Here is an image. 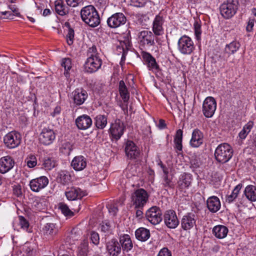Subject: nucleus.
<instances>
[{
    "instance_id": "1",
    "label": "nucleus",
    "mask_w": 256,
    "mask_h": 256,
    "mask_svg": "<svg viewBox=\"0 0 256 256\" xmlns=\"http://www.w3.org/2000/svg\"><path fill=\"white\" fill-rule=\"evenodd\" d=\"M80 16L83 22L90 27L95 28L100 22L98 12L92 5L83 8L80 11Z\"/></svg>"
},
{
    "instance_id": "2",
    "label": "nucleus",
    "mask_w": 256,
    "mask_h": 256,
    "mask_svg": "<svg viewBox=\"0 0 256 256\" xmlns=\"http://www.w3.org/2000/svg\"><path fill=\"white\" fill-rule=\"evenodd\" d=\"M233 152L234 150L229 144L223 143L219 144L216 148L214 156L218 162L224 164L232 158Z\"/></svg>"
},
{
    "instance_id": "3",
    "label": "nucleus",
    "mask_w": 256,
    "mask_h": 256,
    "mask_svg": "<svg viewBox=\"0 0 256 256\" xmlns=\"http://www.w3.org/2000/svg\"><path fill=\"white\" fill-rule=\"evenodd\" d=\"M149 194L144 188L136 190L131 196L132 202L135 208H142L148 201Z\"/></svg>"
},
{
    "instance_id": "4",
    "label": "nucleus",
    "mask_w": 256,
    "mask_h": 256,
    "mask_svg": "<svg viewBox=\"0 0 256 256\" xmlns=\"http://www.w3.org/2000/svg\"><path fill=\"white\" fill-rule=\"evenodd\" d=\"M238 2L236 0H228L224 2L220 6L221 14L226 18L233 16L238 9Z\"/></svg>"
},
{
    "instance_id": "5",
    "label": "nucleus",
    "mask_w": 256,
    "mask_h": 256,
    "mask_svg": "<svg viewBox=\"0 0 256 256\" xmlns=\"http://www.w3.org/2000/svg\"><path fill=\"white\" fill-rule=\"evenodd\" d=\"M178 48L183 54H190L194 50V42L189 36L184 35L178 40Z\"/></svg>"
},
{
    "instance_id": "6",
    "label": "nucleus",
    "mask_w": 256,
    "mask_h": 256,
    "mask_svg": "<svg viewBox=\"0 0 256 256\" xmlns=\"http://www.w3.org/2000/svg\"><path fill=\"white\" fill-rule=\"evenodd\" d=\"M102 64L101 59L96 54H90L84 64V70L88 73L96 72Z\"/></svg>"
},
{
    "instance_id": "7",
    "label": "nucleus",
    "mask_w": 256,
    "mask_h": 256,
    "mask_svg": "<svg viewBox=\"0 0 256 256\" xmlns=\"http://www.w3.org/2000/svg\"><path fill=\"white\" fill-rule=\"evenodd\" d=\"M22 140L21 134L16 131L7 134L4 138V142L6 147L14 148L18 146Z\"/></svg>"
},
{
    "instance_id": "8",
    "label": "nucleus",
    "mask_w": 256,
    "mask_h": 256,
    "mask_svg": "<svg viewBox=\"0 0 256 256\" xmlns=\"http://www.w3.org/2000/svg\"><path fill=\"white\" fill-rule=\"evenodd\" d=\"M216 108V102L212 96L207 97L202 104V113L208 118H212Z\"/></svg>"
},
{
    "instance_id": "9",
    "label": "nucleus",
    "mask_w": 256,
    "mask_h": 256,
    "mask_svg": "<svg viewBox=\"0 0 256 256\" xmlns=\"http://www.w3.org/2000/svg\"><path fill=\"white\" fill-rule=\"evenodd\" d=\"M147 220L152 224H158L162 220V214L160 208L157 206H152L146 213Z\"/></svg>"
},
{
    "instance_id": "10",
    "label": "nucleus",
    "mask_w": 256,
    "mask_h": 256,
    "mask_svg": "<svg viewBox=\"0 0 256 256\" xmlns=\"http://www.w3.org/2000/svg\"><path fill=\"white\" fill-rule=\"evenodd\" d=\"M126 18L122 12L113 14L107 20L108 26L112 28H118L126 24Z\"/></svg>"
},
{
    "instance_id": "11",
    "label": "nucleus",
    "mask_w": 256,
    "mask_h": 256,
    "mask_svg": "<svg viewBox=\"0 0 256 256\" xmlns=\"http://www.w3.org/2000/svg\"><path fill=\"white\" fill-rule=\"evenodd\" d=\"M124 123L120 120H116L112 124L110 128V136L112 140H118L124 134Z\"/></svg>"
},
{
    "instance_id": "12",
    "label": "nucleus",
    "mask_w": 256,
    "mask_h": 256,
    "mask_svg": "<svg viewBox=\"0 0 256 256\" xmlns=\"http://www.w3.org/2000/svg\"><path fill=\"white\" fill-rule=\"evenodd\" d=\"M55 138L56 135L53 130L48 128H44L39 136L40 142L44 145L51 144Z\"/></svg>"
},
{
    "instance_id": "13",
    "label": "nucleus",
    "mask_w": 256,
    "mask_h": 256,
    "mask_svg": "<svg viewBox=\"0 0 256 256\" xmlns=\"http://www.w3.org/2000/svg\"><path fill=\"white\" fill-rule=\"evenodd\" d=\"M48 182L47 177L42 176L31 180L30 182V186L32 191L38 192L47 186Z\"/></svg>"
},
{
    "instance_id": "14",
    "label": "nucleus",
    "mask_w": 256,
    "mask_h": 256,
    "mask_svg": "<svg viewBox=\"0 0 256 256\" xmlns=\"http://www.w3.org/2000/svg\"><path fill=\"white\" fill-rule=\"evenodd\" d=\"M142 56L144 64L146 65L150 70L155 72L159 70V66L157 64L156 58L151 54L146 52H142Z\"/></svg>"
},
{
    "instance_id": "15",
    "label": "nucleus",
    "mask_w": 256,
    "mask_h": 256,
    "mask_svg": "<svg viewBox=\"0 0 256 256\" xmlns=\"http://www.w3.org/2000/svg\"><path fill=\"white\" fill-rule=\"evenodd\" d=\"M165 224L170 228H174L179 224L176 213L172 210H167L164 216Z\"/></svg>"
},
{
    "instance_id": "16",
    "label": "nucleus",
    "mask_w": 256,
    "mask_h": 256,
    "mask_svg": "<svg viewBox=\"0 0 256 256\" xmlns=\"http://www.w3.org/2000/svg\"><path fill=\"white\" fill-rule=\"evenodd\" d=\"M125 152L130 159H136L140 156V150L132 140H128L125 145Z\"/></svg>"
},
{
    "instance_id": "17",
    "label": "nucleus",
    "mask_w": 256,
    "mask_h": 256,
    "mask_svg": "<svg viewBox=\"0 0 256 256\" xmlns=\"http://www.w3.org/2000/svg\"><path fill=\"white\" fill-rule=\"evenodd\" d=\"M86 194V193L85 191H83L77 187L68 188L65 191V195L69 200L80 199Z\"/></svg>"
},
{
    "instance_id": "18",
    "label": "nucleus",
    "mask_w": 256,
    "mask_h": 256,
    "mask_svg": "<svg viewBox=\"0 0 256 256\" xmlns=\"http://www.w3.org/2000/svg\"><path fill=\"white\" fill-rule=\"evenodd\" d=\"M58 226L52 222H48L42 228L44 236L48 239L53 238L58 234Z\"/></svg>"
},
{
    "instance_id": "19",
    "label": "nucleus",
    "mask_w": 256,
    "mask_h": 256,
    "mask_svg": "<svg viewBox=\"0 0 256 256\" xmlns=\"http://www.w3.org/2000/svg\"><path fill=\"white\" fill-rule=\"evenodd\" d=\"M138 38L140 43L149 46L154 45V36L150 31L142 30L138 34Z\"/></svg>"
},
{
    "instance_id": "20",
    "label": "nucleus",
    "mask_w": 256,
    "mask_h": 256,
    "mask_svg": "<svg viewBox=\"0 0 256 256\" xmlns=\"http://www.w3.org/2000/svg\"><path fill=\"white\" fill-rule=\"evenodd\" d=\"M106 247L108 254L112 256H118L122 251L120 242L114 238L108 241Z\"/></svg>"
},
{
    "instance_id": "21",
    "label": "nucleus",
    "mask_w": 256,
    "mask_h": 256,
    "mask_svg": "<svg viewBox=\"0 0 256 256\" xmlns=\"http://www.w3.org/2000/svg\"><path fill=\"white\" fill-rule=\"evenodd\" d=\"M14 161L10 156H3L0 158V172L4 174L14 166Z\"/></svg>"
},
{
    "instance_id": "22",
    "label": "nucleus",
    "mask_w": 256,
    "mask_h": 256,
    "mask_svg": "<svg viewBox=\"0 0 256 256\" xmlns=\"http://www.w3.org/2000/svg\"><path fill=\"white\" fill-rule=\"evenodd\" d=\"M72 94L74 102L77 106L84 104L88 96L86 91L82 88L76 89Z\"/></svg>"
},
{
    "instance_id": "23",
    "label": "nucleus",
    "mask_w": 256,
    "mask_h": 256,
    "mask_svg": "<svg viewBox=\"0 0 256 256\" xmlns=\"http://www.w3.org/2000/svg\"><path fill=\"white\" fill-rule=\"evenodd\" d=\"M76 124L78 128L85 130L92 126V120L88 115L83 114L76 120Z\"/></svg>"
},
{
    "instance_id": "24",
    "label": "nucleus",
    "mask_w": 256,
    "mask_h": 256,
    "mask_svg": "<svg viewBox=\"0 0 256 256\" xmlns=\"http://www.w3.org/2000/svg\"><path fill=\"white\" fill-rule=\"evenodd\" d=\"M86 158L82 156H75L72 161L71 166L76 171H81L86 166Z\"/></svg>"
},
{
    "instance_id": "25",
    "label": "nucleus",
    "mask_w": 256,
    "mask_h": 256,
    "mask_svg": "<svg viewBox=\"0 0 256 256\" xmlns=\"http://www.w3.org/2000/svg\"><path fill=\"white\" fill-rule=\"evenodd\" d=\"M196 224V216L192 214H188L184 216L182 220L181 225L182 228L186 230H189Z\"/></svg>"
},
{
    "instance_id": "26",
    "label": "nucleus",
    "mask_w": 256,
    "mask_h": 256,
    "mask_svg": "<svg viewBox=\"0 0 256 256\" xmlns=\"http://www.w3.org/2000/svg\"><path fill=\"white\" fill-rule=\"evenodd\" d=\"M207 207L212 212H216L220 208L221 204L220 199L216 196L208 198L206 201Z\"/></svg>"
},
{
    "instance_id": "27",
    "label": "nucleus",
    "mask_w": 256,
    "mask_h": 256,
    "mask_svg": "<svg viewBox=\"0 0 256 256\" xmlns=\"http://www.w3.org/2000/svg\"><path fill=\"white\" fill-rule=\"evenodd\" d=\"M192 176L190 174L184 173L182 174L178 182V186L180 189L183 190L188 188L192 184Z\"/></svg>"
},
{
    "instance_id": "28",
    "label": "nucleus",
    "mask_w": 256,
    "mask_h": 256,
    "mask_svg": "<svg viewBox=\"0 0 256 256\" xmlns=\"http://www.w3.org/2000/svg\"><path fill=\"white\" fill-rule=\"evenodd\" d=\"M203 142V134L198 129H194L192 134V137L190 141L191 146L198 148L200 146Z\"/></svg>"
},
{
    "instance_id": "29",
    "label": "nucleus",
    "mask_w": 256,
    "mask_h": 256,
    "mask_svg": "<svg viewBox=\"0 0 256 256\" xmlns=\"http://www.w3.org/2000/svg\"><path fill=\"white\" fill-rule=\"evenodd\" d=\"M163 23L162 18L160 16H156L152 24V30L156 36H161L164 34Z\"/></svg>"
},
{
    "instance_id": "30",
    "label": "nucleus",
    "mask_w": 256,
    "mask_h": 256,
    "mask_svg": "<svg viewBox=\"0 0 256 256\" xmlns=\"http://www.w3.org/2000/svg\"><path fill=\"white\" fill-rule=\"evenodd\" d=\"M120 244L123 251L126 252L130 251L133 247L132 241L128 234H124L120 236Z\"/></svg>"
},
{
    "instance_id": "31",
    "label": "nucleus",
    "mask_w": 256,
    "mask_h": 256,
    "mask_svg": "<svg viewBox=\"0 0 256 256\" xmlns=\"http://www.w3.org/2000/svg\"><path fill=\"white\" fill-rule=\"evenodd\" d=\"M55 10L56 14L64 16L69 13L70 8L66 6L62 0H56L54 2Z\"/></svg>"
},
{
    "instance_id": "32",
    "label": "nucleus",
    "mask_w": 256,
    "mask_h": 256,
    "mask_svg": "<svg viewBox=\"0 0 256 256\" xmlns=\"http://www.w3.org/2000/svg\"><path fill=\"white\" fill-rule=\"evenodd\" d=\"M212 232L216 238L222 239L226 236L228 230L224 226L218 225L214 227Z\"/></svg>"
},
{
    "instance_id": "33",
    "label": "nucleus",
    "mask_w": 256,
    "mask_h": 256,
    "mask_svg": "<svg viewBox=\"0 0 256 256\" xmlns=\"http://www.w3.org/2000/svg\"><path fill=\"white\" fill-rule=\"evenodd\" d=\"M182 133L183 132L182 130L179 129L177 130L174 138V147L176 150V152L178 154H180L178 152H181L182 150Z\"/></svg>"
},
{
    "instance_id": "34",
    "label": "nucleus",
    "mask_w": 256,
    "mask_h": 256,
    "mask_svg": "<svg viewBox=\"0 0 256 256\" xmlns=\"http://www.w3.org/2000/svg\"><path fill=\"white\" fill-rule=\"evenodd\" d=\"M135 236L136 239L138 240L145 242L150 238V234L148 229L140 228L136 230Z\"/></svg>"
},
{
    "instance_id": "35",
    "label": "nucleus",
    "mask_w": 256,
    "mask_h": 256,
    "mask_svg": "<svg viewBox=\"0 0 256 256\" xmlns=\"http://www.w3.org/2000/svg\"><path fill=\"white\" fill-rule=\"evenodd\" d=\"M118 92L124 102H127L130 98V93L124 82L122 80L119 82Z\"/></svg>"
},
{
    "instance_id": "36",
    "label": "nucleus",
    "mask_w": 256,
    "mask_h": 256,
    "mask_svg": "<svg viewBox=\"0 0 256 256\" xmlns=\"http://www.w3.org/2000/svg\"><path fill=\"white\" fill-rule=\"evenodd\" d=\"M70 178L71 176L68 171L61 170L58 173L56 180L58 182L66 185L70 182Z\"/></svg>"
},
{
    "instance_id": "37",
    "label": "nucleus",
    "mask_w": 256,
    "mask_h": 256,
    "mask_svg": "<svg viewBox=\"0 0 256 256\" xmlns=\"http://www.w3.org/2000/svg\"><path fill=\"white\" fill-rule=\"evenodd\" d=\"M246 198L252 202L256 200V186L253 185L247 186L244 191Z\"/></svg>"
},
{
    "instance_id": "38",
    "label": "nucleus",
    "mask_w": 256,
    "mask_h": 256,
    "mask_svg": "<svg viewBox=\"0 0 256 256\" xmlns=\"http://www.w3.org/2000/svg\"><path fill=\"white\" fill-rule=\"evenodd\" d=\"M42 166L46 170H51L56 165V160L54 158L46 156L44 158Z\"/></svg>"
},
{
    "instance_id": "39",
    "label": "nucleus",
    "mask_w": 256,
    "mask_h": 256,
    "mask_svg": "<svg viewBox=\"0 0 256 256\" xmlns=\"http://www.w3.org/2000/svg\"><path fill=\"white\" fill-rule=\"evenodd\" d=\"M107 124V118L104 115H98L95 118V125L98 128L104 129Z\"/></svg>"
},
{
    "instance_id": "40",
    "label": "nucleus",
    "mask_w": 256,
    "mask_h": 256,
    "mask_svg": "<svg viewBox=\"0 0 256 256\" xmlns=\"http://www.w3.org/2000/svg\"><path fill=\"white\" fill-rule=\"evenodd\" d=\"M253 126L254 122L252 121H249L244 126L240 132L238 134L240 138L242 140L246 138Z\"/></svg>"
},
{
    "instance_id": "41",
    "label": "nucleus",
    "mask_w": 256,
    "mask_h": 256,
    "mask_svg": "<svg viewBox=\"0 0 256 256\" xmlns=\"http://www.w3.org/2000/svg\"><path fill=\"white\" fill-rule=\"evenodd\" d=\"M61 65L64 68V75L66 78L70 77L69 70L72 68V61L70 58H64L62 60Z\"/></svg>"
},
{
    "instance_id": "42",
    "label": "nucleus",
    "mask_w": 256,
    "mask_h": 256,
    "mask_svg": "<svg viewBox=\"0 0 256 256\" xmlns=\"http://www.w3.org/2000/svg\"><path fill=\"white\" fill-rule=\"evenodd\" d=\"M240 44L236 41H233L228 44H226L225 48V52L228 54H234L240 48Z\"/></svg>"
},
{
    "instance_id": "43",
    "label": "nucleus",
    "mask_w": 256,
    "mask_h": 256,
    "mask_svg": "<svg viewBox=\"0 0 256 256\" xmlns=\"http://www.w3.org/2000/svg\"><path fill=\"white\" fill-rule=\"evenodd\" d=\"M242 187V185L238 184L233 190L232 194L226 196V201L228 203L232 202L238 196V194Z\"/></svg>"
},
{
    "instance_id": "44",
    "label": "nucleus",
    "mask_w": 256,
    "mask_h": 256,
    "mask_svg": "<svg viewBox=\"0 0 256 256\" xmlns=\"http://www.w3.org/2000/svg\"><path fill=\"white\" fill-rule=\"evenodd\" d=\"M88 243L84 240L78 248V256H88Z\"/></svg>"
},
{
    "instance_id": "45",
    "label": "nucleus",
    "mask_w": 256,
    "mask_h": 256,
    "mask_svg": "<svg viewBox=\"0 0 256 256\" xmlns=\"http://www.w3.org/2000/svg\"><path fill=\"white\" fill-rule=\"evenodd\" d=\"M162 185L165 188V190L168 188H174V184L172 182V178L169 176H163L162 177Z\"/></svg>"
},
{
    "instance_id": "46",
    "label": "nucleus",
    "mask_w": 256,
    "mask_h": 256,
    "mask_svg": "<svg viewBox=\"0 0 256 256\" xmlns=\"http://www.w3.org/2000/svg\"><path fill=\"white\" fill-rule=\"evenodd\" d=\"M25 162L30 168H33L37 164V160L35 156L30 154L26 159Z\"/></svg>"
},
{
    "instance_id": "47",
    "label": "nucleus",
    "mask_w": 256,
    "mask_h": 256,
    "mask_svg": "<svg viewBox=\"0 0 256 256\" xmlns=\"http://www.w3.org/2000/svg\"><path fill=\"white\" fill-rule=\"evenodd\" d=\"M66 24H68V34L66 35V42L70 46L74 42V30L70 27L69 23L66 22Z\"/></svg>"
},
{
    "instance_id": "48",
    "label": "nucleus",
    "mask_w": 256,
    "mask_h": 256,
    "mask_svg": "<svg viewBox=\"0 0 256 256\" xmlns=\"http://www.w3.org/2000/svg\"><path fill=\"white\" fill-rule=\"evenodd\" d=\"M59 208L61 210L62 212L66 216H72L74 215V212L64 203L60 204Z\"/></svg>"
},
{
    "instance_id": "49",
    "label": "nucleus",
    "mask_w": 256,
    "mask_h": 256,
    "mask_svg": "<svg viewBox=\"0 0 256 256\" xmlns=\"http://www.w3.org/2000/svg\"><path fill=\"white\" fill-rule=\"evenodd\" d=\"M18 221L21 228L28 232L29 223L28 221L22 216H18Z\"/></svg>"
},
{
    "instance_id": "50",
    "label": "nucleus",
    "mask_w": 256,
    "mask_h": 256,
    "mask_svg": "<svg viewBox=\"0 0 256 256\" xmlns=\"http://www.w3.org/2000/svg\"><path fill=\"white\" fill-rule=\"evenodd\" d=\"M194 28L196 38L198 40L200 38V35L202 34L201 25L200 21H195L194 23Z\"/></svg>"
},
{
    "instance_id": "51",
    "label": "nucleus",
    "mask_w": 256,
    "mask_h": 256,
    "mask_svg": "<svg viewBox=\"0 0 256 256\" xmlns=\"http://www.w3.org/2000/svg\"><path fill=\"white\" fill-rule=\"evenodd\" d=\"M90 239L91 242L95 245H98L100 242L99 235L96 232H91Z\"/></svg>"
},
{
    "instance_id": "52",
    "label": "nucleus",
    "mask_w": 256,
    "mask_h": 256,
    "mask_svg": "<svg viewBox=\"0 0 256 256\" xmlns=\"http://www.w3.org/2000/svg\"><path fill=\"white\" fill-rule=\"evenodd\" d=\"M68 6L75 8L79 6L82 3V0H66Z\"/></svg>"
},
{
    "instance_id": "53",
    "label": "nucleus",
    "mask_w": 256,
    "mask_h": 256,
    "mask_svg": "<svg viewBox=\"0 0 256 256\" xmlns=\"http://www.w3.org/2000/svg\"><path fill=\"white\" fill-rule=\"evenodd\" d=\"M34 248L28 246V244H26L22 247L23 252L26 254V256H30L33 252Z\"/></svg>"
},
{
    "instance_id": "54",
    "label": "nucleus",
    "mask_w": 256,
    "mask_h": 256,
    "mask_svg": "<svg viewBox=\"0 0 256 256\" xmlns=\"http://www.w3.org/2000/svg\"><path fill=\"white\" fill-rule=\"evenodd\" d=\"M157 256H172V255L170 250L167 248H164L159 251Z\"/></svg>"
},
{
    "instance_id": "55",
    "label": "nucleus",
    "mask_w": 256,
    "mask_h": 256,
    "mask_svg": "<svg viewBox=\"0 0 256 256\" xmlns=\"http://www.w3.org/2000/svg\"><path fill=\"white\" fill-rule=\"evenodd\" d=\"M109 212L112 216H115L118 211L117 206L114 204H109L107 206Z\"/></svg>"
},
{
    "instance_id": "56",
    "label": "nucleus",
    "mask_w": 256,
    "mask_h": 256,
    "mask_svg": "<svg viewBox=\"0 0 256 256\" xmlns=\"http://www.w3.org/2000/svg\"><path fill=\"white\" fill-rule=\"evenodd\" d=\"M254 19H250L248 22L247 26L246 27V30L247 32H250L253 30V27L254 26Z\"/></svg>"
},
{
    "instance_id": "57",
    "label": "nucleus",
    "mask_w": 256,
    "mask_h": 256,
    "mask_svg": "<svg viewBox=\"0 0 256 256\" xmlns=\"http://www.w3.org/2000/svg\"><path fill=\"white\" fill-rule=\"evenodd\" d=\"M62 108L60 106H57L55 107L54 112L51 114V115L54 117L56 116L59 115L60 114Z\"/></svg>"
},
{
    "instance_id": "58",
    "label": "nucleus",
    "mask_w": 256,
    "mask_h": 256,
    "mask_svg": "<svg viewBox=\"0 0 256 256\" xmlns=\"http://www.w3.org/2000/svg\"><path fill=\"white\" fill-rule=\"evenodd\" d=\"M120 45H121L122 50H123V54H122V58L123 57H124V55L125 54V49L128 50V47L130 46V43H129L128 41H127L126 42H123L122 43L120 42Z\"/></svg>"
},
{
    "instance_id": "59",
    "label": "nucleus",
    "mask_w": 256,
    "mask_h": 256,
    "mask_svg": "<svg viewBox=\"0 0 256 256\" xmlns=\"http://www.w3.org/2000/svg\"><path fill=\"white\" fill-rule=\"evenodd\" d=\"M158 126L160 129H164L166 128V124L164 120L160 119L159 120Z\"/></svg>"
},
{
    "instance_id": "60",
    "label": "nucleus",
    "mask_w": 256,
    "mask_h": 256,
    "mask_svg": "<svg viewBox=\"0 0 256 256\" xmlns=\"http://www.w3.org/2000/svg\"><path fill=\"white\" fill-rule=\"evenodd\" d=\"M191 166H192L194 168H197L199 167L200 165V162H197L195 160H192L190 162Z\"/></svg>"
},
{
    "instance_id": "61",
    "label": "nucleus",
    "mask_w": 256,
    "mask_h": 256,
    "mask_svg": "<svg viewBox=\"0 0 256 256\" xmlns=\"http://www.w3.org/2000/svg\"><path fill=\"white\" fill-rule=\"evenodd\" d=\"M0 14H2V16L8 15L6 17L7 18H9V19L12 18V17L13 16V14L10 12H7V11L2 12H1Z\"/></svg>"
},
{
    "instance_id": "62",
    "label": "nucleus",
    "mask_w": 256,
    "mask_h": 256,
    "mask_svg": "<svg viewBox=\"0 0 256 256\" xmlns=\"http://www.w3.org/2000/svg\"><path fill=\"white\" fill-rule=\"evenodd\" d=\"M9 8L12 10V11L16 14V16H18L19 14L18 12V8L14 5H11L9 6Z\"/></svg>"
},
{
    "instance_id": "63",
    "label": "nucleus",
    "mask_w": 256,
    "mask_h": 256,
    "mask_svg": "<svg viewBox=\"0 0 256 256\" xmlns=\"http://www.w3.org/2000/svg\"><path fill=\"white\" fill-rule=\"evenodd\" d=\"M88 53H90V54H96L97 55V54H96V47L95 46H92V48H90L88 49Z\"/></svg>"
},
{
    "instance_id": "64",
    "label": "nucleus",
    "mask_w": 256,
    "mask_h": 256,
    "mask_svg": "<svg viewBox=\"0 0 256 256\" xmlns=\"http://www.w3.org/2000/svg\"><path fill=\"white\" fill-rule=\"evenodd\" d=\"M142 208H140V210H138L136 211V216L139 218H140L142 217V215H143V212L142 210Z\"/></svg>"
}]
</instances>
